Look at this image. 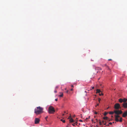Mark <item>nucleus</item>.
<instances>
[{
	"label": "nucleus",
	"instance_id": "obj_1",
	"mask_svg": "<svg viewBox=\"0 0 127 127\" xmlns=\"http://www.w3.org/2000/svg\"><path fill=\"white\" fill-rule=\"evenodd\" d=\"M114 113L117 115H115V120L117 122L119 121L121 122L122 121V118L120 117L119 115L123 113V112L121 110H117L114 111Z\"/></svg>",
	"mask_w": 127,
	"mask_h": 127
},
{
	"label": "nucleus",
	"instance_id": "obj_2",
	"mask_svg": "<svg viewBox=\"0 0 127 127\" xmlns=\"http://www.w3.org/2000/svg\"><path fill=\"white\" fill-rule=\"evenodd\" d=\"M43 109L40 106L37 107L34 110V113L36 115H38L43 112Z\"/></svg>",
	"mask_w": 127,
	"mask_h": 127
},
{
	"label": "nucleus",
	"instance_id": "obj_3",
	"mask_svg": "<svg viewBox=\"0 0 127 127\" xmlns=\"http://www.w3.org/2000/svg\"><path fill=\"white\" fill-rule=\"evenodd\" d=\"M48 112L49 114H53L55 112L54 108L52 106H50L48 108Z\"/></svg>",
	"mask_w": 127,
	"mask_h": 127
},
{
	"label": "nucleus",
	"instance_id": "obj_4",
	"mask_svg": "<svg viewBox=\"0 0 127 127\" xmlns=\"http://www.w3.org/2000/svg\"><path fill=\"white\" fill-rule=\"evenodd\" d=\"M114 108L115 109H121V107L120 104L118 103H116L114 105Z\"/></svg>",
	"mask_w": 127,
	"mask_h": 127
},
{
	"label": "nucleus",
	"instance_id": "obj_5",
	"mask_svg": "<svg viewBox=\"0 0 127 127\" xmlns=\"http://www.w3.org/2000/svg\"><path fill=\"white\" fill-rule=\"evenodd\" d=\"M39 121L40 120L38 118H36L34 120L35 123L36 124H38L39 123Z\"/></svg>",
	"mask_w": 127,
	"mask_h": 127
},
{
	"label": "nucleus",
	"instance_id": "obj_6",
	"mask_svg": "<svg viewBox=\"0 0 127 127\" xmlns=\"http://www.w3.org/2000/svg\"><path fill=\"white\" fill-rule=\"evenodd\" d=\"M122 106L124 108H127V102H124L122 104Z\"/></svg>",
	"mask_w": 127,
	"mask_h": 127
},
{
	"label": "nucleus",
	"instance_id": "obj_7",
	"mask_svg": "<svg viewBox=\"0 0 127 127\" xmlns=\"http://www.w3.org/2000/svg\"><path fill=\"white\" fill-rule=\"evenodd\" d=\"M127 116V111H126L123 114L122 117H125Z\"/></svg>",
	"mask_w": 127,
	"mask_h": 127
},
{
	"label": "nucleus",
	"instance_id": "obj_8",
	"mask_svg": "<svg viewBox=\"0 0 127 127\" xmlns=\"http://www.w3.org/2000/svg\"><path fill=\"white\" fill-rule=\"evenodd\" d=\"M102 66L103 67L106 66V68L108 69H110L109 67L106 64H103L102 65Z\"/></svg>",
	"mask_w": 127,
	"mask_h": 127
},
{
	"label": "nucleus",
	"instance_id": "obj_9",
	"mask_svg": "<svg viewBox=\"0 0 127 127\" xmlns=\"http://www.w3.org/2000/svg\"><path fill=\"white\" fill-rule=\"evenodd\" d=\"M100 92H101L99 89H97L96 90V93H99V94Z\"/></svg>",
	"mask_w": 127,
	"mask_h": 127
},
{
	"label": "nucleus",
	"instance_id": "obj_10",
	"mask_svg": "<svg viewBox=\"0 0 127 127\" xmlns=\"http://www.w3.org/2000/svg\"><path fill=\"white\" fill-rule=\"evenodd\" d=\"M123 99L124 103L127 102V99H126V98H124Z\"/></svg>",
	"mask_w": 127,
	"mask_h": 127
},
{
	"label": "nucleus",
	"instance_id": "obj_11",
	"mask_svg": "<svg viewBox=\"0 0 127 127\" xmlns=\"http://www.w3.org/2000/svg\"><path fill=\"white\" fill-rule=\"evenodd\" d=\"M119 101L121 103H122L123 102V99L122 98H120L119 99Z\"/></svg>",
	"mask_w": 127,
	"mask_h": 127
},
{
	"label": "nucleus",
	"instance_id": "obj_12",
	"mask_svg": "<svg viewBox=\"0 0 127 127\" xmlns=\"http://www.w3.org/2000/svg\"><path fill=\"white\" fill-rule=\"evenodd\" d=\"M69 121L70 122H73L74 120L72 118H71L70 119Z\"/></svg>",
	"mask_w": 127,
	"mask_h": 127
},
{
	"label": "nucleus",
	"instance_id": "obj_13",
	"mask_svg": "<svg viewBox=\"0 0 127 127\" xmlns=\"http://www.w3.org/2000/svg\"><path fill=\"white\" fill-rule=\"evenodd\" d=\"M108 117H104L103 118V119H104L106 120H108Z\"/></svg>",
	"mask_w": 127,
	"mask_h": 127
},
{
	"label": "nucleus",
	"instance_id": "obj_14",
	"mask_svg": "<svg viewBox=\"0 0 127 127\" xmlns=\"http://www.w3.org/2000/svg\"><path fill=\"white\" fill-rule=\"evenodd\" d=\"M114 112H113L111 111V112H109V114H110L112 115L114 114Z\"/></svg>",
	"mask_w": 127,
	"mask_h": 127
},
{
	"label": "nucleus",
	"instance_id": "obj_15",
	"mask_svg": "<svg viewBox=\"0 0 127 127\" xmlns=\"http://www.w3.org/2000/svg\"><path fill=\"white\" fill-rule=\"evenodd\" d=\"M60 93L61 94L60 95H59V96L60 97H63V94L62 93Z\"/></svg>",
	"mask_w": 127,
	"mask_h": 127
},
{
	"label": "nucleus",
	"instance_id": "obj_16",
	"mask_svg": "<svg viewBox=\"0 0 127 127\" xmlns=\"http://www.w3.org/2000/svg\"><path fill=\"white\" fill-rule=\"evenodd\" d=\"M61 121H62V122L64 123H65V120H63L62 119H61Z\"/></svg>",
	"mask_w": 127,
	"mask_h": 127
},
{
	"label": "nucleus",
	"instance_id": "obj_17",
	"mask_svg": "<svg viewBox=\"0 0 127 127\" xmlns=\"http://www.w3.org/2000/svg\"><path fill=\"white\" fill-rule=\"evenodd\" d=\"M103 95V94L102 93V92L101 93H99V95L100 96H101V95Z\"/></svg>",
	"mask_w": 127,
	"mask_h": 127
},
{
	"label": "nucleus",
	"instance_id": "obj_18",
	"mask_svg": "<svg viewBox=\"0 0 127 127\" xmlns=\"http://www.w3.org/2000/svg\"><path fill=\"white\" fill-rule=\"evenodd\" d=\"M107 113H107L106 112H105L104 113V116L106 115H107Z\"/></svg>",
	"mask_w": 127,
	"mask_h": 127
},
{
	"label": "nucleus",
	"instance_id": "obj_19",
	"mask_svg": "<svg viewBox=\"0 0 127 127\" xmlns=\"http://www.w3.org/2000/svg\"><path fill=\"white\" fill-rule=\"evenodd\" d=\"M76 123L77 124V122H76L75 123H74L73 124H72V125H73V126H74L75 125V124Z\"/></svg>",
	"mask_w": 127,
	"mask_h": 127
},
{
	"label": "nucleus",
	"instance_id": "obj_20",
	"mask_svg": "<svg viewBox=\"0 0 127 127\" xmlns=\"http://www.w3.org/2000/svg\"><path fill=\"white\" fill-rule=\"evenodd\" d=\"M100 100H101V99L100 98H98V101L99 102H100Z\"/></svg>",
	"mask_w": 127,
	"mask_h": 127
},
{
	"label": "nucleus",
	"instance_id": "obj_21",
	"mask_svg": "<svg viewBox=\"0 0 127 127\" xmlns=\"http://www.w3.org/2000/svg\"><path fill=\"white\" fill-rule=\"evenodd\" d=\"M99 124L100 125H102V124L101 123V121H100L99 122Z\"/></svg>",
	"mask_w": 127,
	"mask_h": 127
},
{
	"label": "nucleus",
	"instance_id": "obj_22",
	"mask_svg": "<svg viewBox=\"0 0 127 127\" xmlns=\"http://www.w3.org/2000/svg\"><path fill=\"white\" fill-rule=\"evenodd\" d=\"M106 123H104L103 124H104V125H106V126H109V125H106Z\"/></svg>",
	"mask_w": 127,
	"mask_h": 127
},
{
	"label": "nucleus",
	"instance_id": "obj_23",
	"mask_svg": "<svg viewBox=\"0 0 127 127\" xmlns=\"http://www.w3.org/2000/svg\"><path fill=\"white\" fill-rule=\"evenodd\" d=\"M109 124H110V125H111L112 124V123H111V122L109 123Z\"/></svg>",
	"mask_w": 127,
	"mask_h": 127
},
{
	"label": "nucleus",
	"instance_id": "obj_24",
	"mask_svg": "<svg viewBox=\"0 0 127 127\" xmlns=\"http://www.w3.org/2000/svg\"><path fill=\"white\" fill-rule=\"evenodd\" d=\"M55 100L56 101H58V98H56L55 99Z\"/></svg>",
	"mask_w": 127,
	"mask_h": 127
},
{
	"label": "nucleus",
	"instance_id": "obj_25",
	"mask_svg": "<svg viewBox=\"0 0 127 127\" xmlns=\"http://www.w3.org/2000/svg\"><path fill=\"white\" fill-rule=\"evenodd\" d=\"M79 121H80V122H83V121L82 120H80Z\"/></svg>",
	"mask_w": 127,
	"mask_h": 127
},
{
	"label": "nucleus",
	"instance_id": "obj_26",
	"mask_svg": "<svg viewBox=\"0 0 127 127\" xmlns=\"http://www.w3.org/2000/svg\"><path fill=\"white\" fill-rule=\"evenodd\" d=\"M54 92L55 93H57V91H56V90H55V91H54Z\"/></svg>",
	"mask_w": 127,
	"mask_h": 127
},
{
	"label": "nucleus",
	"instance_id": "obj_27",
	"mask_svg": "<svg viewBox=\"0 0 127 127\" xmlns=\"http://www.w3.org/2000/svg\"><path fill=\"white\" fill-rule=\"evenodd\" d=\"M47 118H48V117H47H47H46L45 118V119H47Z\"/></svg>",
	"mask_w": 127,
	"mask_h": 127
},
{
	"label": "nucleus",
	"instance_id": "obj_28",
	"mask_svg": "<svg viewBox=\"0 0 127 127\" xmlns=\"http://www.w3.org/2000/svg\"><path fill=\"white\" fill-rule=\"evenodd\" d=\"M102 123H103V124H104V121H102Z\"/></svg>",
	"mask_w": 127,
	"mask_h": 127
},
{
	"label": "nucleus",
	"instance_id": "obj_29",
	"mask_svg": "<svg viewBox=\"0 0 127 127\" xmlns=\"http://www.w3.org/2000/svg\"><path fill=\"white\" fill-rule=\"evenodd\" d=\"M94 87H93L92 88V89H94Z\"/></svg>",
	"mask_w": 127,
	"mask_h": 127
},
{
	"label": "nucleus",
	"instance_id": "obj_30",
	"mask_svg": "<svg viewBox=\"0 0 127 127\" xmlns=\"http://www.w3.org/2000/svg\"><path fill=\"white\" fill-rule=\"evenodd\" d=\"M108 60V61H111V60H112V59H109Z\"/></svg>",
	"mask_w": 127,
	"mask_h": 127
},
{
	"label": "nucleus",
	"instance_id": "obj_31",
	"mask_svg": "<svg viewBox=\"0 0 127 127\" xmlns=\"http://www.w3.org/2000/svg\"><path fill=\"white\" fill-rule=\"evenodd\" d=\"M71 117V116L70 115V117L68 118V119H69Z\"/></svg>",
	"mask_w": 127,
	"mask_h": 127
},
{
	"label": "nucleus",
	"instance_id": "obj_32",
	"mask_svg": "<svg viewBox=\"0 0 127 127\" xmlns=\"http://www.w3.org/2000/svg\"><path fill=\"white\" fill-rule=\"evenodd\" d=\"M58 88V86H56V88Z\"/></svg>",
	"mask_w": 127,
	"mask_h": 127
},
{
	"label": "nucleus",
	"instance_id": "obj_33",
	"mask_svg": "<svg viewBox=\"0 0 127 127\" xmlns=\"http://www.w3.org/2000/svg\"><path fill=\"white\" fill-rule=\"evenodd\" d=\"M70 90H71V91H73V89H71Z\"/></svg>",
	"mask_w": 127,
	"mask_h": 127
},
{
	"label": "nucleus",
	"instance_id": "obj_34",
	"mask_svg": "<svg viewBox=\"0 0 127 127\" xmlns=\"http://www.w3.org/2000/svg\"><path fill=\"white\" fill-rule=\"evenodd\" d=\"M68 90L66 92L67 93H68Z\"/></svg>",
	"mask_w": 127,
	"mask_h": 127
},
{
	"label": "nucleus",
	"instance_id": "obj_35",
	"mask_svg": "<svg viewBox=\"0 0 127 127\" xmlns=\"http://www.w3.org/2000/svg\"><path fill=\"white\" fill-rule=\"evenodd\" d=\"M71 87H73V85H72L71 86Z\"/></svg>",
	"mask_w": 127,
	"mask_h": 127
},
{
	"label": "nucleus",
	"instance_id": "obj_36",
	"mask_svg": "<svg viewBox=\"0 0 127 127\" xmlns=\"http://www.w3.org/2000/svg\"><path fill=\"white\" fill-rule=\"evenodd\" d=\"M95 114H97V112H95Z\"/></svg>",
	"mask_w": 127,
	"mask_h": 127
},
{
	"label": "nucleus",
	"instance_id": "obj_37",
	"mask_svg": "<svg viewBox=\"0 0 127 127\" xmlns=\"http://www.w3.org/2000/svg\"><path fill=\"white\" fill-rule=\"evenodd\" d=\"M64 114H62V116H64Z\"/></svg>",
	"mask_w": 127,
	"mask_h": 127
},
{
	"label": "nucleus",
	"instance_id": "obj_38",
	"mask_svg": "<svg viewBox=\"0 0 127 127\" xmlns=\"http://www.w3.org/2000/svg\"><path fill=\"white\" fill-rule=\"evenodd\" d=\"M99 105V104H97V106H98V105Z\"/></svg>",
	"mask_w": 127,
	"mask_h": 127
},
{
	"label": "nucleus",
	"instance_id": "obj_39",
	"mask_svg": "<svg viewBox=\"0 0 127 127\" xmlns=\"http://www.w3.org/2000/svg\"><path fill=\"white\" fill-rule=\"evenodd\" d=\"M96 121L97 122L98 121V120L97 119H96Z\"/></svg>",
	"mask_w": 127,
	"mask_h": 127
},
{
	"label": "nucleus",
	"instance_id": "obj_40",
	"mask_svg": "<svg viewBox=\"0 0 127 127\" xmlns=\"http://www.w3.org/2000/svg\"><path fill=\"white\" fill-rule=\"evenodd\" d=\"M64 113H66V112H65V111H64Z\"/></svg>",
	"mask_w": 127,
	"mask_h": 127
},
{
	"label": "nucleus",
	"instance_id": "obj_41",
	"mask_svg": "<svg viewBox=\"0 0 127 127\" xmlns=\"http://www.w3.org/2000/svg\"><path fill=\"white\" fill-rule=\"evenodd\" d=\"M66 127H68V126H67Z\"/></svg>",
	"mask_w": 127,
	"mask_h": 127
},
{
	"label": "nucleus",
	"instance_id": "obj_42",
	"mask_svg": "<svg viewBox=\"0 0 127 127\" xmlns=\"http://www.w3.org/2000/svg\"><path fill=\"white\" fill-rule=\"evenodd\" d=\"M86 119H88V118H86Z\"/></svg>",
	"mask_w": 127,
	"mask_h": 127
},
{
	"label": "nucleus",
	"instance_id": "obj_43",
	"mask_svg": "<svg viewBox=\"0 0 127 127\" xmlns=\"http://www.w3.org/2000/svg\"><path fill=\"white\" fill-rule=\"evenodd\" d=\"M111 117H113V116H112Z\"/></svg>",
	"mask_w": 127,
	"mask_h": 127
},
{
	"label": "nucleus",
	"instance_id": "obj_44",
	"mask_svg": "<svg viewBox=\"0 0 127 127\" xmlns=\"http://www.w3.org/2000/svg\"><path fill=\"white\" fill-rule=\"evenodd\" d=\"M108 108H109V107H108V108H107V109H108Z\"/></svg>",
	"mask_w": 127,
	"mask_h": 127
},
{
	"label": "nucleus",
	"instance_id": "obj_45",
	"mask_svg": "<svg viewBox=\"0 0 127 127\" xmlns=\"http://www.w3.org/2000/svg\"><path fill=\"white\" fill-rule=\"evenodd\" d=\"M114 123V122H113V123Z\"/></svg>",
	"mask_w": 127,
	"mask_h": 127
}]
</instances>
